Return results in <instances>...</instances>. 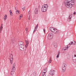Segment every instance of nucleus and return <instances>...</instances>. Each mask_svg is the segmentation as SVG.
<instances>
[{"label":"nucleus","mask_w":76,"mask_h":76,"mask_svg":"<svg viewBox=\"0 0 76 76\" xmlns=\"http://www.w3.org/2000/svg\"><path fill=\"white\" fill-rule=\"evenodd\" d=\"M29 16H28V20H30L31 19V16L29 15Z\"/></svg>","instance_id":"31"},{"label":"nucleus","mask_w":76,"mask_h":76,"mask_svg":"<svg viewBox=\"0 0 76 76\" xmlns=\"http://www.w3.org/2000/svg\"><path fill=\"white\" fill-rule=\"evenodd\" d=\"M48 8V5L47 4H44L42 7L41 11L42 12H46Z\"/></svg>","instance_id":"2"},{"label":"nucleus","mask_w":76,"mask_h":76,"mask_svg":"<svg viewBox=\"0 0 76 76\" xmlns=\"http://www.w3.org/2000/svg\"><path fill=\"white\" fill-rule=\"evenodd\" d=\"M7 18V16L6 14L5 15V16L4 17V20H6Z\"/></svg>","instance_id":"22"},{"label":"nucleus","mask_w":76,"mask_h":76,"mask_svg":"<svg viewBox=\"0 0 76 76\" xmlns=\"http://www.w3.org/2000/svg\"><path fill=\"white\" fill-rule=\"evenodd\" d=\"M60 56V53H58L56 56V58H59V56Z\"/></svg>","instance_id":"28"},{"label":"nucleus","mask_w":76,"mask_h":76,"mask_svg":"<svg viewBox=\"0 0 76 76\" xmlns=\"http://www.w3.org/2000/svg\"><path fill=\"white\" fill-rule=\"evenodd\" d=\"M15 70H12V72H11V75H13V74H14V73H15Z\"/></svg>","instance_id":"23"},{"label":"nucleus","mask_w":76,"mask_h":76,"mask_svg":"<svg viewBox=\"0 0 76 76\" xmlns=\"http://www.w3.org/2000/svg\"><path fill=\"white\" fill-rule=\"evenodd\" d=\"M33 75L34 76H36L37 75V73L36 72H34L33 73Z\"/></svg>","instance_id":"26"},{"label":"nucleus","mask_w":76,"mask_h":76,"mask_svg":"<svg viewBox=\"0 0 76 76\" xmlns=\"http://www.w3.org/2000/svg\"><path fill=\"white\" fill-rule=\"evenodd\" d=\"M25 42L26 43V45L25 46L26 48H27L28 47V45H29V41L27 40H25Z\"/></svg>","instance_id":"11"},{"label":"nucleus","mask_w":76,"mask_h":76,"mask_svg":"<svg viewBox=\"0 0 76 76\" xmlns=\"http://www.w3.org/2000/svg\"><path fill=\"white\" fill-rule=\"evenodd\" d=\"M23 16V15H20V18H22V17Z\"/></svg>","instance_id":"32"},{"label":"nucleus","mask_w":76,"mask_h":76,"mask_svg":"<svg viewBox=\"0 0 76 76\" xmlns=\"http://www.w3.org/2000/svg\"><path fill=\"white\" fill-rule=\"evenodd\" d=\"M15 10H18L17 9V7H15Z\"/></svg>","instance_id":"36"},{"label":"nucleus","mask_w":76,"mask_h":76,"mask_svg":"<svg viewBox=\"0 0 76 76\" xmlns=\"http://www.w3.org/2000/svg\"><path fill=\"white\" fill-rule=\"evenodd\" d=\"M72 18V14H70V15L69 16V17L68 18V19L70 20V19H71Z\"/></svg>","instance_id":"24"},{"label":"nucleus","mask_w":76,"mask_h":76,"mask_svg":"<svg viewBox=\"0 0 76 76\" xmlns=\"http://www.w3.org/2000/svg\"><path fill=\"white\" fill-rule=\"evenodd\" d=\"M21 18H19V20H20Z\"/></svg>","instance_id":"38"},{"label":"nucleus","mask_w":76,"mask_h":76,"mask_svg":"<svg viewBox=\"0 0 76 76\" xmlns=\"http://www.w3.org/2000/svg\"><path fill=\"white\" fill-rule=\"evenodd\" d=\"M16 13L18 15H19V11L18 10L16 11Z\"/></svg>","instance_id":"27"},{"label":"nucleus","mask_w":76,"mask_h":76,"mask_svg":"<svg viewBox=\"0 0 76 76\" xmlns=\"http://www.w3.org/2000/svg\"><path fill=\"white\" fill-rule=\"evenodd\" d=\"M13 68L12 69V70H15L16 68L15 67H16V64L15 63H14L12 65Z\"/></svg>","instance_id":"13"},{"label":"nucleus","mask_w":76,"mask_h":76,"mask_svg":"<svg viewBox=\"0 0 76 76\" xmlns=\"http://www.w3.org/2000/svg\"><path fill=\"white\" fill-rule=\"evenodd\" d=\"M17 0V1H18V0Z\"/></svg>","instance_id":"40"},{"label":"nucleus","mask_w":76,"mask_h":76,"mask_svg":"<svg viewBox=\"0 0 76 76\" xmlns=\"http://www.w3.org/2000/svg\"><path fill=\"white\" fill-rule=\"evenodd\" d=\"M70 47V46H69L67 45V47H65L64 48V51H66L68 50V48Z\"/></svg>","instance_id":"21"},{"label":"nucleus","mask_w":76,"mask_h":76,"mask_svg":"<svg viewBox=\"0 0 76 76\" xmlns=\"http://www.w3.org/2000/svg\"><path fill=\"white\" fill-rule=\"evenodd\" d=\"M53 45L55 48L57 47V43L56 42H54L53 43Z\"/></svg>","instance_id":"19"},{"label":"nucleus","mask_w":76,"mask_h":76,"mask_svg":"<svg viewBox=\"0 0 76 76\" xmlns=\"http://www.w3.org/2000/svg\"><path fill=\"white\" fill-rule=\"evenodd\" d=\"M75 0H66L64 2L65 6L67 8H70L72 7V6L75 4Z\"/></svg>","instance_id":"1"},{"label":"nucleus","mask_w":76,"mask_h":76,"mask_svg":"<svg viewBox=\"0 0 76 76\" xmlns=\"http://www.w3.org/2000/svg\"><path fill=\"white\" fill-rule=\"evenodd\" d=\"M22 9H23V10H25V7H23L22 8Z\"/></svg>","instance_id":"34"},{"label":"nucleus","mask_w":76,"mask_h":76,"mask_svg":"<svg viewBox=\"0 0 76 76\" xmlns=\"http://www.w3.org/2000/svg\"><path fill=\"white\" fill-rule=\"evenodd\" d=\"M15 42V39H12L11 40V45H13L14 44V42Z\"/></svg>","instance_id":"17"},{"label":"nucleus","mask_w":76,"mask_h":76,"mask_svg":"<svg viewBox=\"0 0 76 76\" xmlns=\"http://www.w3.org/2000/svg\"><path fill=\"white\" fill-rule=\"evenodd\" d=\"M39 12V9L38 8H36L34 10L35 14H38Z\"/></svg>","instance_id":"12"},{"label":"nucleus","mask_w":76,"mask_h":76,"mask_svg":"<svg viewBox=\"0 0 76 76\" xmlns=\"http://www.w3.org/2000/svg\"><path fill=\"white\" fill-rule=\"evenodd\" d=\"M38 24H37L36 27H35V28L34 29L33 32H35L37 30V28H38Z\"/></svg>","instance_id":"16"},{"label":"nucleus","mask_w":76,"mask_h":76,"mask_svg":"<svg viewBox=\"0 0 76 76\" xmlns=\"http://www.w3.org/2000/svg\"><path fill=\"white\" fill-rule=\"evenodd\" d=\"M26 31H28V28H26Z\"/></svg>","instance_id":"35"},{"label":"nucleus","mask_w":76,"mask_h":76,"mask_svg":"<svg viewBox=\"0 0 76 76\" xmlns=\"http://www.w3.org/2000/svg\"><path fill=\"white\" fill-rule=\"evenodd\" d=\"M74 15H75L76 14V12H74V13H73Z\"/></svg>","instance_id":"37"},{"label":"nucleus","mask_w":76,"mask_h":76,"mask_svg":"<svg viewBox=\"0 0 76 76\" xmlns=\"http://www.w3.org/2000/svg\"><path fill=\"white\" fill-rule=\"evenodd\" d=\"M31 11H29L28 12V15L29 16L31 15Z\"/></svg>","instance_id":"30"},{"label":"nucleus","mask_w":76,"mask_h":76,"mask_svg":"<svg viewBox=\"0 0 76 76\" xmlns=\"http://www.w3.org/2000/svg\"><path fill=\"white\" fill-rule=\"evenodd\" d=\"M10 15H13V13H12V10H10Z\"/></svg>","instance_id":"29"},{"label":"nucleus","mask_w":76,"mask_h":76,"mask_svg":"<svg viewBox=\"0 0 76 76\" xmlns=\"http://www.w3.org/2000/svg\"><path fill=\"white\" fill-rule=\"evenodd\" d=\"M50 29L52 32L55 34H59V31L55 28L51 27L50 28Z\"/></svg>","instance_id":"3"},{"label":"nucleus","mask_w":76,"mask_h":76,"mask_svg":"<svg viewBox=\"0 0 76 76\" xmlns=\"http://www.w3.org/2000/svg\"><path fill=\"white\" fill-rule=\"evenodd\" d=\"M9 59L10 60L11 64H12L13 63V54H11L9 57Z\"/></svg>","instance_id":"6"},{"label":"nucleus","mask_w":76,"mask_h":76,"mask_svg":"<svg viewBox=\"0 0 76 76\" xmlns=\"http://www.w3.org/2000/svg\"><path fill=\"white\" fill-rule=\"evenodd\" d=\"M25 46L24 44L19 46V48L21 51H24V50H26V49L27 48L25 47Z\"/></svg>","instance_id":"5"},{"label":"nucleus","mask_w":76,"mask_h":76,"mask_svg":"<svg viewBox=\"0 0 76 76\" xmlns=\"http://www.w3.org/2000/svg\"><path fill=\"white\" fill-rule=\"evenodd\" d=\"M52 62V60H51V57H50L49 60L48 61V63H51Z\"/></svg>","instance_id":"25"},{"label":"nucleus","mask_w":76,"mask_h":76,"mask_svg":"<svg viewBox=\"0 0 76 76\" xmlns=\"http://www.w3.org/2000/svg\"><path fill=\"white\" fill-rule=\"evenodd\" d=\"M47 71V68H45L43 71L42 76H46V72Z\"/></svg>","instance_id":"7"},{"label":"nucleus","mask_w":76,"mask_h":76,"mask_svg":"<svg viewBox=\"0 0 76 76\" xmlns=\"http://www.w3.org/2000/svg\"><path fill=\"white\" fill-rule=\"evenodd\" d=\"M76 44V42L75 41H73L72 42H71L69 43L70 45H75Z\"/></svg>","instance_id":"15"},{"label":"nucleus","mask_w":76,"mask_h":76,"mask_svg":"<svg viewBox=\"0 0 76 76\" xmlns=\"http://www.w3.org/2000/svg\"><path fill=\"white\" fill-rule=\"evenodd\" d=\"M55 70H51L49 72V73L50 75H54L55 73Z\"/></svg>","instance_id":"10"},{"label":"nucleus","mask_w":76,"mask_h":76,"mask_svg":"<svg viewBox=\"0 0 76 76\" xmlns=\"http://www.w3.org/2000/svg\"><path fill=\"white\" fill-rule=\"evenodd\" d=\"M75 58L74 59H73V61L74 63H76V55H75L74 56Z\"/></svg>","instance_id":"18"},{"label":"nucleus","mask_w":76,"mask_h":76,"mask_svg":"<svg viewBox=\"0 0 76 76\" xmlns=\"http://www.w3.org/2000/svg\"><path fill=\"white\" fill-rule=\"evenodd\" d=\"M67 66V64L66 62H64L62 64V72H64L66 70V67Z\"/></svg>","instance_id":"4"},{"label":"nucleus","mask_w":76,"mask_h":76,"mask_svg":"<svg viewBox=\"0 0 76 76\" xmlns=\"http://www.w3.org/2000/svg\"><path fill=\"white\" fill-rule=\"evenodd\" d=\"M53 34L52 33H50L48 35V38L49 39H51L53 38Z\"/></svg>","instance_id":"9"},{"label":"nucleus","mask_w":76,"mask_h":76,"mask_svg":"<svg viewBox=\"0 0 76 76\" xmlns=\"http://www.w3.org/2000/svg\"><path fill=\"white\" fill-rule=\"evenodd\" d=\"M67 59H68L69 60V59L68 58H67Z\"/></svg>","instance_id":"39"},{"label":"nucleus","mask_w":76,"mask_h":76,"mask_svg":"<svg viewBox=\"0 0 76 76\" xmlns=\"http://www.w3.org/2000/svg\"><path fill=\"white\" fill-rule=\"evenodd\" d=\"M18 44L19 45V46H20L24 44V43L22 41H19L18 42Z\"/></svg>","instance_id":"14"},{"label":"nucleus","mask_w":76,"mask_h":76,"mask_svg":"<svg viewBox=\"0 0 76 76\" xmlns=\"http://www.w3.org/2000/svg\"><path fill=\"white\" fill-rule=\"evenodd\" d=\"M43 31H44V33H45V28L43 29Z\"/></svg>","instance_id":"33"},{"label":"nucleus","mask_w":76,"mask_h":76,"mask_svg":"<svg viewBox=\"0 0 76 76\" xmlns=\"http://www.w3.org/2000/svg\"><path fill=\"white\" fill-rule=\"evenodd\" d=\"M53 34L52 33H50L48 35V38L49 39H51L53 38Z\"/></svg>","instance_id":"8"},{"label":"nucleus","mask_w":76,"mask_h":76,"mask_svg":"<svg viewBox=\"0 0 76 76\" xmlns=\"http://www.w3.org/2000/svg\"><path fill=\"white\" fill-rule=\"evenodd\" d=\"M3 30V24H1L0 27V33H1V31Z\"/></svg>","instance_id":"20"}]
</instances>
